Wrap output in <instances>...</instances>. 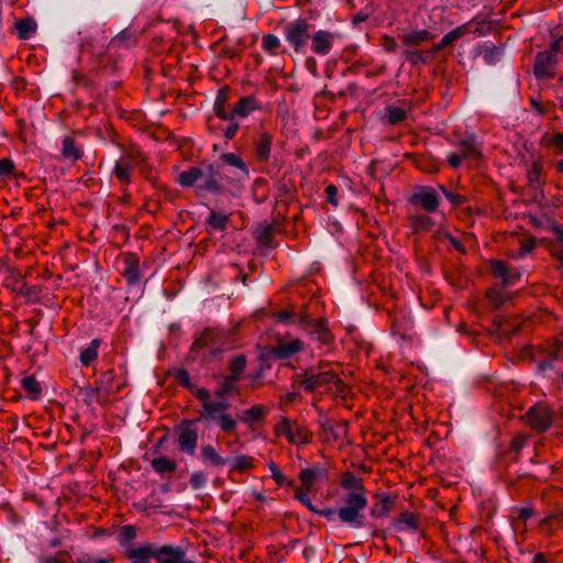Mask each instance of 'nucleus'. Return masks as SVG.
Segmentation results:
<instances>
[{
	"label": "nucleus",
	"instance_id": "obj_35",
	"mask_svg": "<svg viewBox=\"0 0 563 563\" xmlns=\"http://www.w3.org/2000/svg\"><path fill=\"white\" fill-rule=\"evenodd\" d=\"M15 27L22 38H27L35 32V23L29 19L16 21Z\"/></svg>",
	"mask_w": 563,
	"mask_h": 563
},
{
	"label": "nucleus",
	"instance_id": "obj_15",
	"mask_svg": "<svg viewBox=\"0 0 563 563\" xmlns=\"http://www.w3.org/2000/svg\"><path fill=\"white\" fill-rule=\"evenodd\" d=\"M155 559L158 563H191L185 559L183 551L172 547H163L156 551Z\"/></svg>",
	"mask_w": 563,
	"mask_h": 563
},
{
	"label": "nucleus",
	"instance_id": "obj_33",
	"mask_svg": "<svg viewBox=\"0 0 563 563\" xmlns=\"http://www.w3.org/2000/svg\"><path fill=\"white\" fill-rule=\"evenodd\" d=\"M230 371H231V374L229 376H235L236 379L240 380V377L242 375V373L244 372L245 367H246V360L243 355H239V356H235L233 357L231 361H230Z\"/></svg>",
	"mask_w": 563,
	"mask_h": 563
},
{
	"label": "nucleus",
	"instance_id": "obj_63",
	"mask_svg": "<svg viewBox=\"0 0 563 563\" xmlns=\"http://www.w3.org/2000/svg\"><path fill=\"white\" fill-rule=\"evenodd\" d=\"M517 511H518L519 517L523 520H527L533 516V510L528 507L519 508Z\"/></svg>",
	"mask_w": 563,
	"mask_h": 563
},
{
	"label": "nucleus",
	"instance_id": "obj_10",
	"mask_svg": "<svg viewBox=\"0 0 563 563\" xmlns=\"http://www.w3.org/2000/svg\"><path fill=\"white\" fill-rule=\"evenodd\" d=\"M339 37L338 33L319 30L311 36V49L317 55L325 56L330 54L334 42Z\"/></svg>",
	"mask_w": 563,
	"mask_h": 563
},
{
	"label": "nucleus",
	"instance_id": "obj_8",
	"mask_svg": "<svg viewBox=\"0 0 563 563\" xmlns=\"http://www.w3.org/2000/svg\"><path fill=\"white\" fill-rule=\"evenodd\" d=\"M302 349L303 343L299 339L280 340L276 346L267 351L266 356L273 360H287Z\"/></svg>",
	"mask_w": 563,
	"mask_h": 563
},
{
	"label": "nucleus",
	"instance_id": "obj_34",
	"mask_svg": "<svg viewBox=\"0 0 563 563\" xmlns=\"http://www.w3.org/2000/svg\"><path fill=\"white\" fill-rule=\"evenodd\" d=\"M543 142L548 146L554 147L556 154H563V133L547 134L543 136Z\"/></svg>",
	"mask_w": 563,
	"mask_h": 563
},
{
	"label": "nucleus",
	"instance_id": "obj_18",
	"mask_svg": "<svg viewBox=\"0 0 563 563\" xmlns=\"http://www.w3.org/2000/svg\"><path fill=\"white\" fill-rule=\"evenodd\" d=\"M194 187L196 188V191L199 196H205L211 190V166H201Z\"/></svg>",
	"mask_w": 563,
	"mask_h": 563
},
{
	"label": "nucleus",
	"instance_id": "obj_22",
	"mask_svg": "<svg viewBox=\"0 0 563 563\" xmlns=\"http://www.w3.org/2000/svg\"><path fill=\"white\" fill-rule=\"evenodd\" d=\"M256 109V101L252 97L241 98L240 101L234 106L231 111V118L238 115L240 118H246L252 111Z\"/></svg>",
	"mask_w": 563,
	"mask_h": 563
},
{
	"label": "nucleus",
	"instance_id": "obj_54",
	"mask_svg": "<svg viewBox=\"0 0 563 563\" xmlns=\"http://www.w3.org/2000/svg\"><path fill=\"white\" fill-rule=\"evenodd\" d=\"M442 192L444 194L445 198L452 202L453 205H461L464 201L463 196L457 194H452L448 191L444 187H441Z\"/></svg>",
	"mask_w": 563,
	"mask_h": 563
},
{
	"label": "nucleus",
	"instance_id": "obj_64",
	"mask_svg": "<svg viewBox=\"0 0 563 563\" xmlns=\"http://www.w3.org/2000/svg\"><path fill=\"white\" fill-rule=\"evenodd\" d=\"M530 103H531V107L533 108V110L538 113V114H543L545 112L543 106L541 104V102L534 98H531L530 99Z\"/></svg>",
	"mask_w": 563,
	"mask_h": 563
},
{
	"label": "nucleus",
	"instance_id": "obj_14",
	"mask_svg": "<svg viewBox=\"0 0 563 563\" xmlns=\"http://www.w3.org/2000/svg\"><path fill=\"white\" fill-rule=\"evenodd\" d=\"M239 379L235 376H223L218 383V388L213 393V400H229V397L239 394Z\"/></svg>",
	"mask_w": 563,
	"mask_h": 563
},
{
	"label": "nucleus",
	"instance_id": "obj_20",
	"mask_svg": "<svg viewBox=\"0 0 563 563\" xmlns=\"http://www.w3.org/2000/svg\"><path fill=\"white\" fill-rule=\"evenodd\" d=\"M431 38L432 34L428 30L412 31L400 36V40L407 46H418L421 43L430 41Z\"/></svg>",
	"mask_w": 563,
	"mask_h": 563
},
{
	"label": "nucleus",
	"instance_id": "obj_31",
	"mask_svg": "<svg viewBox=\"0 0 563 563\" xmlns=\"http://www.w3.org/2000/svg\"><path fill=\"white\" fill-rule=\"evenodd\" d=\"M152 467L157 473L173 472L176 468V463L165 456L154 459Z\"/></svg>",
	"mask_w": 563,
	"mask_h": 563
},
{
	"label": "nucleus",
	"instance_id": "obj_55",
	"mask_svg": "<svg viewBox=\"0 0 563 563\" xmlns=\"http://www.w3.org/2000/svg\"><path fill=\"white\" fill-rule=\"evenodd\" d=\"M120 538L122 541H130L135 538V530L132 526H125L120 531Z\"/></svg>",
	"mask_w": 563,
	"mask_h": 563
},
{
	"label": "nucleus",
	"instance_id": "obj_53",
	"mask_svg": "<svg viewBox=\"0 0 563 563\" xmlns=\"http://www.w3.org/2000/svg\"><path fill=\"white\" fill-rule=\"evenodd\" d=\"M338 188L334 185H329L325 188L327 201L332 206H338L336 200Z\"/></svg>",
	"mask_w": 563,
	"mask_h": 563
},
{
	"label": "nucleus",
	"instance_id": "obj_12",
	"mask_svg": "<svg viewBox=\"0 0 563 563\" xmlns=\"http://www.w3.org/2000/svg\"><path fill=\"white\" fill-rule=\"evenodd\" d=\"M556 58L551 52L538 53L533 66V71L538 78H553L555 75Z\"/></svg>",
	"mask_w": 563,
	"mask_h": 563
},
{
	"label": "nucleus",
	"instance_id": "obj_62",
	"mask_svg": "<svg viewBox=\"0 0 563 563\" xmlns=\"http://www.w3.org/2000/svg\"><path fill=\"white\" fill-rule=\"evenodd\" d=\"M406 56L408 57V59L411 63H417L418 60L424 62V59L422 58L423 54L418 51H413V52L408 51V52H406Z\"/></svg>",
	"mask_w": 563,
	"mask_h": 563
},
{
	"label": "nucleus",
	"instance_id": "obj_21",
	"mask_svg": "<svg viewBox=\"0 0 563 563\" xmlns=\"http://www.w3.org/2000/svg\"><path fill=\"white\" fill-rule=\"evenodd\" d=\"M466 32H467V29H466L465 25H461V26L455 27L451 32L446 33L441 38V41L433 46L432 53H437V52L443 49L444 47H446L448 45H450L454 41H456V40L461 38L462 36H464L466 34Z\"/></svg>",
	"mask_w": 563,
	"mask_h": 563
},
{
	"label": "nucleus",
	"instance_id": "obj_7",
	"mask_svg": "<svg viewBox=\"0 0 563 563\" xmlns=\"http://www.w3.org/2000/svg\"><path fill=\"white\" fill-rule=\"evenodd\" d=\"M335 384L336 389L341 390L342 382L331 368L322 371L317 374L307 375L302 380V385L307 390H314L329 384Z\"/></svg>",
	"mask_w": 563,
	"mask_h": 563
},
{
	"label": "nucleus",
	"instance_id": "obj_9",
	"mask_svg": "<svg viewBox=\"0 0 563 563\" xmlns=\"http://www.w3.org/2000/svg\"><path fill=\"white\" fill-rule=\"evenodd\" d=\"M527 421L531 428L544 431L552 423L551 412L545 405L537 404L527 412Z\"/></svg>",
	"mask_w": 563,
	"mask_h": 563
},
{
	"label": "nucleus",
	"instance_id": "obj_39",
	"mask_svg": "<svg viewBox=\"0 0 563 563\" xmlns=\"http://www.w3.org/2000/svg\"><path fill=\"white\" fill-rule=\"evenodd\" d=\"M228 92V88H221L218 92L217 100L213 103V111L217 113L218 117L227 118L225 111L223 109V103L225 101Z\"/></svg>",
	"mask_w": 563,
	"mask_h": 563
},
{
	"label": "nucleus",
	"instance_id": "obj_56",
	"mask_svg": "<svg viewBox=\"0 0 563 563\" xmlns=\"http://www.w3.org/2000/svg\"><path fill=\"white\" fill-rule=\"evenodd\" d=\"M77 563H109V561L106 559H97L88 554H84L80 558H78Z\"/></svg>",
	"mask_w": 563,
	"mask_h": 563
},
{
	"label": "nucleus",
	"instance_id": "obj_36",
	"mask_svg": "<svg viewBox=\"0 0 563 563\" xmlns=\"http://www.w3.org/2000/svg\"><path fill=\"white\" fill-rule=\"evenodd\" d=\"M113 174L121 183H130L131 180L129 166L125 161H118L115 163Z\"/></svg>",
	"mask_w": 563,
	"mask_h": 563
},
{
	"label": "nucleus",
	"instance_id": "obj_11",
	"mask_svg": "<svg viewBox=\"0 0 563 563\" xmlns=\"http://www.w3.org/2000/svg\"><path fill=\"white\" fill-rule=\"evenodd\" d=\"M489 266L493 275L501 280L504 286H510L515 284L522 275V272L518 267L507 266L500 261H490Z\"/></svg>",
	"mask_w": 563,
	"mask_h": 563
},
{
	"label": "nucleus",
	"instance_id": "obj_45",
	"mask_svg": "<svg viewBox=\"0 0 563 563\" xmlns=\"http://www.w3.org/2000/svg\"><path fill=\"white\" fill-rule=\"evenodd\" d=\"M389 505H390L389 497L383 498L382 501L372 509V515L374 517H384V516H386L387 511H388Z\"/></svg>",
	"mask_w": 563,
	"mask_h": 563
},
{
	"label": "nucleus",
	"instance_id": "obj_46",
	"mask_svg": "<svg viewBox=\"0 0 563 563\" xmlns=\"http://www.w3.org/2000/svg\"><path fill=\"white\" fill-rule=\"evenodd\" d=\"M170 375L174 377V379L179 384V385H183V386H186V387H189L190 386V383H189V374L187 371L185 369H174L173 372H170Z\"/></svg>",
	"mask_w": 563,
	"mask_h": 563
},
{
	"label": "nucleus",
	"instance_id": "obj_42",
	"mask_svg": "<svg viewBox=\"0 0 563 563\" xmlns=\"http://www.w3.org/2000/svg\"><path fill=\"white\" fill-rule=\"evenodd\" d=\"M308 492L309 490H306L303 488H298L296 489L295 492V497L296 499H298L303 506H306L310 511L312 512H318V510L314 508V506L312 505L309 496H308Z\"/></svg>",
	"mask_w": 563,
	"mask_h": 563
},
{
	"label": "nucleus",
	"instance_id": "obj_16",
	"mask_svg": "<svg viewBox=\"0 0 563 563\" xmlns=\"http://www.w3.org/2000/svg\"><path fill=\"white\" fill-rule=\"evenodd\" d=\"M156 551L152 545L144 544L130 549L128 555L132 559V563H148L151 558H155Z\"/></svg>",
	"mask_w": 563,
	"mask_h": 563
},
{
	"label": "nucleus",
	"instance_id": "obj_5",
	"mask_svg": "<svg viewBox=\"0 0 563 563\" xmlns=\"http://www.w3.org/2000/svg\"><path fill=\"white\" fill-rule=\"evenodd\" d=\"M275 434L285 438L290 444H307L311 440V434L296 420L282 417L275 426Z\"/></svg>",
	"mask_w": 563,
	"mask_h": 563
},
{
	"label": "nucleus",
	"instance_id": "obj_47",
	"mask_svg": "<svg viewBox=\"0 0 563 563\" xmlns=\"http://www.w3.org/2000/svg\"><path fill=\"white\" fill-rule=\"evenodd\" d=\"M536 246V241L533 238L526 239L521 242L520 251L517 255H514L515 258L522 257L530 253Z\"/></svg>",
	"mask_w": 563,
	"mask_h": 563
},
{
	"label": "nucleus",
	"instance_id": "obj_3",
	"mask_svg": "<svg viewBox=\"0 0 563 563\" xmlns=\"http://www.w3.org/2000/svg\"><path fill=\"white\" fill-rule=\"evenodd\" d=\"M313 26L306 19H296L284 29V35L296 53L305 49Z\"/></svg>",
	"mask_w": 563,
	"mask_h": 563
},
{
	"label": "nucleus",
	"instance_id": "obj_19",
	"mask_svg": "<svg viewBox=\"0 0 563 563\" xmlns=\"http://www.w3.org/2000/svg\"><path fill=\"white\" fill-rule=\"evenodd\" d=\"M323 473L324 471L319 466L302 470L300 472L299 478L303 489L311 490L318 477L321 476Z\"/></svg>",
	"mask_w": 563,
	"mask_h": 563
},
{
	"label": "nucleus",
	"instance_id": "obj_57",
	"mask_svg": "<svg viewBox=\"0 0 563 563\" xmlns=\"http://www.w3.org/2000/svg\"><path fill=\"white\" fill-rule=\"evenodd\" d=\"M239 130V124L235 122H230L229 125L224 130V136L227 139H232Z\"/></svg>",
	"mask_w": 563,
	"mask_h": 563
},
{
	"label": "nucleus",
	"instance_id": "obj_58",
	"mask_svg": "<svg viewBox=\"0 0 563 563\" xmlns=\"http://www.w3.org/2000/svg\"><path fill=\"white\" fill-rule=\"evenodd\" d=\"M227 219V216H218L213 213V229H224Z\"/></svg>",
	"mask_w": 563,
	"mask_h": 563
},
{
	"label": "nucleus",
	"instance_id": "obj_1",
	"mask_svg": "<svg viewBox=\"0 0 563 563\" xmlns=\"http://www.w3.org/2000/svg\"><path fill=\"white\" fill-rule=\"evenodd\" d=\"M198 397L202 402L205 413H202L198 419L184 421L178 428L179 449L188 454H194L198 434L201 431V427H206L208 424V413L211 412V402L209 400L208 389H199Z\"/></svg>",
	"mask_w": 563,
	"mask_h": 563
},
{
	"label": "nucleus",
	"instance_id": "obj_51",
	"mask_svg": "<svg viewBox=\"0 0 563 563\" xmlns=\"http://www.w3.org/2000/svg\"><path fill=\"white\" fill-rule=\"evenodd\" d=\"M207 483V475H203L201 473H194L190 477V485L198 489L202 487Z\"/></svg>",
	"mask_w": 563,
	"mask_h": 563
},
{
	"label": "nucleus",
	"instance_id": "obj_32",
	"mask_svg": "<svg viewBox=\"0 0 563 563\" xmlns=\"http://www.w3.org/2000/svg\"><path fill=\"white\" fill-rule=\"evenodd\" d=\"M271 154V139L267 135H262L256 143V155L260 159H268Z\"/></svg>",
	"mask_w": 563,
	"mask_h": 563
},
{
	"label": "nucleus",
	"instance_id": "obj_17",
	"mask_svg": "<svg viewBox=\"0 0 563 563\" xmlns=\"http://www.w3.org/2000/svg\"><path fill=\"white\" fill-rule=\"evenodd\" d=\"M268 413V408L264 405H255L242 412L240 420L247 424H253L263 420Z\"/></svg>",
	"mask_w": 563,
	"mask_h": 563
},
{
	"label": "nucleus",
	"instance_id": "obj_49",
	"mask_svg": "<svg viewBox=\"0 0 563 563\" xmlns=\"http://www.w3.org/2000/svg\"><path fill=\"white\" fill-rule=\"evenodd\" d=\"M14 164L9 158L0 159V177H7L12 174Z\"/></svg>",
	"mask_w": 563,
	"mask_h": 563
},
{
	"label": "nucleus",
	"instance_id": "obj_48",
	"mask_svg": "<svg viewBox=\"0 0 563 563\" xmlns=\"http://www.w3.org/2000/svg\"><path fill=\"white\" fill-rule=\"evenodd\" d=\"M380 45H382L383 49L388 53L395 52L398 47L396 38L393 36H389V35H384L382 37Z\"/></svg>",
	"mask_w": 563,
	"mask_h": 563
},
{
	"label": "nucleus",
	"instance_id": "obj_43",
	"mask_svg": "<svg viewBox=\"0 0 563 563\" xmlns=\"http://www.w3.org/2000/svg\"><path fill=\"white\" fill-rule=\"evenodd\" d=\"M397 523L407 529H411V530L417 529L416 517L410 512H402L400 518L398 519Z\"/></svg>",
	"mask_w": 563,
	"mask_h": 563
},
{
	"label": "nucleus",
	"instance_id": "obj_13",
	"mask_svg": "<svg viewBox=\"0 0 563 563\" xmlns=\"http://www.w3.org/2000/svg\"><path fill=\"white\" fill-rule=\"evenodd\" d=\"M410 201L418 203L428 212H434L440 202L438 195L431 188H422L418 190L411 196Z\"/></svg>",
	"mask_w": 563,
	"mask_h": 563
},
{
	"label": "nucleus",
	"instance_id": "obj_52",
	"mask_svg": "<svg viewBox=\"0 0 563 563\" xmlns=\"http://www.w3.org/2000/svg\"><path fill=\"white\" fill-rule=\"evenodd\" d=\"M299 398V394L296 391L287 393L279 400V406L284 409L285 407L294 404Z\"/></svg>",
	"mask_w": 563,
	"mask_h": 563
},
{
	"label": "nucleus",
	"instance_id": "obj_38",
	"mask_svg": "<svg viewBox=\"0 0 563 563\" xmlns=\"http://www.w3.org/2000/svg\"><path fill=\"white\" fill-rule=\"evenodd\" d=\"M231 465L232 468L244 472L253 467V459L247 455L236 456L231 461Z\"/></svg>",
	"mask_w": 563,
	"mask_h": 563
},
{
	"label": "nucleus",
	"instance_id": "obj_26",
	"mask_svg": "<svg viewBox=\"0 0 563 563\" xmlns=\"http://www.w3.org/2000/svg\"><path fill=\"white\" fill-rule=\"evenodd\" d=\"M410 225L413 231H428L431 229L433 222L429 216L411 214L409 217Z\"/></svg>",
	"mask_w": 563,
	"mask_h": 563
},
{
	"label": "nucleus",
	"instance_id": "obj_2",
	"mask_svg": "<svg viewBox=\"0 0 563 563\" xmlns=\"http://www.w3.org/2000/svg\"><path fill=\"white\" fill-rule=\"evenodd\" d=\"M367 507L365 493H347L343 498L342 506L338 509V518L342 523L353 528L364 526L363 511Z\"/></svg>",
	"mask_w": 563,
	"mask_h": 563
},
{
	"label": "nucleus",
	"instance_id": "obj_30",
	"mask_svg": "<svg viewBox=\"0 0 563 563\" xmlns=\"http://www.w3.org/2000/svg\"><path fill=\"white\" fill-rule=\"evenodd\" d=\"M119 161H125L129 166V170L131 172L134 168H141L143 163V157L137 148H131L125 155H123Z\"/></svg>",
	"mask_w": 563,
	"mask_h": 563
},
{
	"label": "nucleus",
	"instance_id": "obj_41",
	"mask_svg": "<svg viewBox=\"0 0 563 563\" xmlns=\"http://www.w3.org/2000/svg\"><path fill=\"white\" fill-rule=\"evenodd\" d=\"M406 111L398 107H389L387 108V118L389 123L397 124L406 119Z\"/></svg>",
	"mask_w": 563,
	"mask_h": 563
},
{
	"label": "nucleus",
	"instance_id": "obj_59",
	"mask_svg": "<svg viewBox=\"0 0 563 563\" xmlns=\"http://www.w3.org/2000/svg\"><path fill=\"white\" fill-rule=\"evenodd\" d=\"M319 515H321L322 517H324L325 519H328L329 521H333L335 519V517H338V510H334V509H331V508H327V509H323V510H318Z\"/></svg>",
	"mask_w": 563,
	"mask_h": 563
},
{
	"label": "nucleus",
	"instance_id": "obj_61",
	"mask_svg": "<svg viewBox=\"0 0 563 563\" xmlns=\"http://www.w3.org/2000/svg\"><path fill=\"white\" fill-rule=\"evenodd\" d=\"M562 47H563V41H561V37H560L551 43L550 49H548L547 52H551L552 56L555 57V55L561 51Z\"/></svg>",
	"mask_w": 563,
	"mask_h": 563
},
{
	"label": "nucleus",
	"instance_id": "obj_23",
	"mask_svg": "<svg viewBox=\"0 0 563 563\" xmlns=\"http://www.w3.org/2000/svg\"><path fill=\"white\" fill-rule=\"evenodd\" d=\"M62 155L65 159L76 162L81 157L80 148L75 144L71 136L63 140Z\"/></svg>",
	"mask_w": 563,
	"mask_h": 563
},
{
	"label": "nucleus",
	"instance_id": "obj_4",
	"mask_svg": "<svg viewBox=\"0 0 563 563\" xmlns=\"http://www.w3.org/2000/svg\"><path fill=\"white\" fill-rule=\"evenodd\" d=\"M482 151L474 136H466L456 144V151L446 155L448 164L457 168L463 162L476 161L481 157Z\"/></svg>",
	"mask_w": 563,
	"mask_h": 563
},
{
	"label": "nucleus",
	"instance_id": "obj_29",
	"mask_svg": "<svg viewBox=\"0 0 563 563\" xmlns=\"http://www.w3.org/2000/svg\"><path fill=\"white\" fill-rule=\"evenodd\" d=\"M221 162L225 165L236 167L246 177L249 170L240 156L234 153H227L220 157Z\"/></svg>",
	"mask_w": 563,
	"mask_h": 563
},
{
	"label": "nucleus",
	"instance_id": "obj_24",
	"mask_svg": "<svg viewBox=\"0 0 563 563\" xmlns=\"http://www.w3.org/2000/svg\"><path fill=\"white\" fill-rule=\"evenodd\" d=\"M123 275L130 285H134L140 282L139 265L134 258L129 257L124 261Z\"/></svg>",
	"mask_w": 563,
	"mask_h": 563
},
{
	"label": "nucleus",
	"instance_id": "obj_27",
	"mask_svg": "<svg viewBox=\"0 0 563 563\" xmlns=\"http://www.w3.org/2000/svg\"><path fill=\"white\" fill-rule=\"evenodd\" d=\"M201 167H190L178 174L177 181L183 187H191L196 184Z\"/></svg>",
	"mask_w": 563,
	"mask_h": 563
},
{
	"label": "nucleus",
	"instance_id": "obj_44",
	"mask_svg": "<svg viewBox=\"0 0 563 563\" xmlns=\"http://www.w3.org/2000/svg\"><path fill=\"white\" fill-rule=\"evenodd\" d=\"M22 386L31 395H37L41 391L40 384L31 376L22 379Z\"/></svg>",
	"mask_w": 563,
	"mask_h": 563
},
{
	"label": "nucleus",
	"instance_id": "obj_28",
	"mask_svg": "<svg viewBox=\"0 0 563 563\" xmlns=\"http://www.w3.org/2000/svg\"><path fill=\"white\" fill-rule=\"evenodd\" d=\"M98 346L99 341L92 340L86 349H84L80 353V363L84 366H88L92 361H95L98 356Z\"/></svg>",
	"mask_w": 563,
	"mask_h": 563
},
{
	"label": "nucleus",
	"instance_id": "obj_50",
	"mask_svg": "<svg viewBox=\"0 0 563 563\" xmlns=\"http://www.w3.org/2000/svg\"><path fill=\"white\" fill-rule=\"evenodd\" d=\"M268 468L271 471V475L273 479L279 484L283 485L286 482V477L284 474L279 471L278 466L275 463H269Z\"/></svg>",
	"mask_w": 563,
	"mask_h": 563
},
{
	"label": "nucleus",
	"instance_id": "obj_25",
	"mask_svg": "<svg viewBox=\"0 0 563 563\" xmlns=\"http://www.w3.org/2000/svg\"><path fill=\"white\" fill-rule=\"evenodd\" d=\"M341 486L344 489H349V493H365L364 486L362 484V479L356 477L352 473H346L341 482Z\"/></svg>",
	"mask_w": 563,
	"mask_h": 563
},
{
	"label": "nucleus",
	"instance_id": "obj_37",
	"mask_svg": "<svg viewBox=\"0 0 563 563\" xmlns=\"http://www.w3.org/2000/svg\"><path fill=\"white\" fill-rule=\"evenodd\" d=\"M262 47L269 54H276L280 47V40L276 35L267 34L263 37Z\"/></svg>",
	"mask_w": 563,
	"mask_h": 563
},
{
	"label": "nucleus",
	"instance_id": "obj_40",
	"mask_svg": "<svg viewBox=\"0 0 563 563\" xmlns=\"http://www.w3.org/2000/svg\"><path fill=\"white\" fill-rule=\"evenodd\" d=\"M541 172L542 163L534 161L527 170V177L531 185L539 184Z\"/></svg>",
	"mask_w": 563,
	"mask_h": 563
},
{
	"label": "nucleus",
	"instance_id": "obj_60",
	"mask_svg": "<svg viewBox=\"0 0 563 563\" xmlns=\"http://www.w3.org/2000/svg\"><path fill=\"white\" fill-rule=\"evenodd\" d=\"M276 317H277L278 321H280V322H289L294 317V312L290 310H283V311H279L276 314Z\"/></svg>",
	"mask_w": 563,
	"mask_h": 563
},
{
	"label": "nucleus",
	"instance_id": "obj_6",
	"mask_svg": "<svg viewBox=\"0 0 563 563\" xmlns=\"http://www.w3.org/2000/svg\"><path fill=\"white\" fill-rule=\"evenodd\" d=\"M231 407L230 400H213V424L225 433L234 432L238 426L236 418L231 412Z\"/></svg>",
	"mask_w": 563,
	"mask_h": 563
}]
</instances>
